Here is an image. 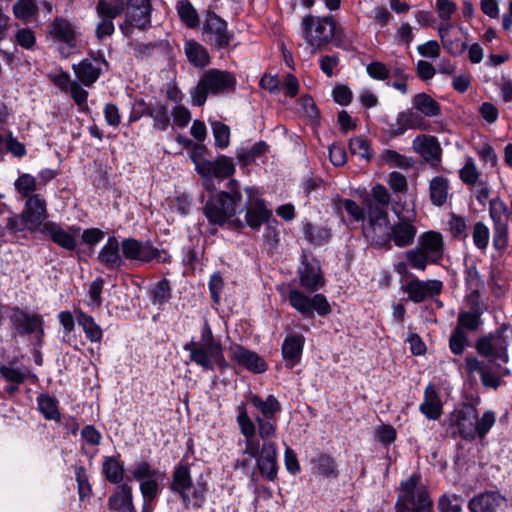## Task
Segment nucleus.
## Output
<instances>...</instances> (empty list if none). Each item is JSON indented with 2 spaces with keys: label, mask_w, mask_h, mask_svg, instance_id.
Segmentation results:
<instances>
[{
  "label": "nucleus",
  "mask_w": 512,
  "mask_h": 512,
  "mask_svg": "<svg viewBox=\"0 0 512 512\" xmlns=\"http://www.w3.org/2000/svg\"><path fill=\"white\" fill-rule=\"evenodd\" d=\"M200 177L204 190L209 193L202 207V213L210 225L224 227L230 218L243 211V209L238 211L242 202L240 183L236 179H229L226 184L227 190L217 191L215 177Z\"/></svg>",
  "instance_id": "obj_1"
},
{
  "label": "nucleus",
  "mask_w": 512,
  "mask_h": 512,
  "mask_svg": "<svg viewBox=\"0 0 512 512\" xmlns=\"http://www.w3.org/2000/svg\"><path fill=\"white\" fill-rule=\"evenodd\" d=\"M495 421L496 416L492 410L485 411L479 418L476 403L462 402L448 416V427L452 430L450 436L470 443L476 439L483 440Z\"/></svg>",
  "instance_id": "obj_2"
},
{
  "label": "nucleus",
  "mask_w": 512,
  "mask_h": 512,
  "mask_svg": "<svg viewBox=\"0 0 512 512\" xmlns=\"http://www.w3.org/2000/svg\"><path fill=\"white\" fill-rule=\"evenodd\" d=\"M237 79L226 70L211 68L204 71L196 86L190 91L192 105L203 106L208 95L228 94L236 91Z\"/></svg>",
  "instance_id": "obj_3"
},
{
  "label": "nucleus",
  "mask_w": 512,
  "mask_h": 512,
  "mask_svg": "<svg viewBox=\"0 0 512 512\" xmlns=\"http://www.w3.org/2000/svg\"><path fill=\"white\" fill-rule=\"evenodd\" d=\"M421 479V473L416 471L400 482V493L394 506L396 511H414L425 505L428 512H434L433 500L427 486H420Z\"/></svg>",
  "instance_id": "obj_4"
},
{
  "label": "nucleus",
  "mask_w": 512,
  "mask_h": 512,
  "mask_svg": "<svg viewBox=\"0 0 512 512\" xmlns=\"http://www.w3.org/2000/svg\"><path fill=\"white\" fill-rule=\"evenodd\" d=\"M121 253L124 262H138L148 264L153 261L162 264H170L171 255L165 249L155 247L150 240L141 241L134 237L123 238L120 242Z\"/></svg>",
  "instance_id": "obj_5"
},
{
  "label": "nucleus",
  "mask_w": 512,
  "mask_h": 512,
  "mask_svg": "<svg viewBox=\"0 0 512 512\" xmlns=\"http://www.w3.org/2000/svg\"><path fill=\"white\" fill-rule=\"evenodd\" d=\"M301 26L302 37L306 43L321 50L332 42L335 34V17L333 15L313 16L309 14L303 17Z\"/></svg>",
  "instance_id": "obj_6"
},
{
  "label": "nucleus",
  "mask_w": 512,
  "mask_h": 512,
  "mask_svg": "<svg viewBox=\"0 0 512 512\" xmlns=\"http://www.w3.org/2000/svg\"><path fill=\"white\" fill-rule=\"evenodd\" d=\"M416 233V227L409 220L400 218L389 230L388 227H382L375 232L372 231V245L389 250L393 241L397 247H407L413 243Z\"/></svg>",
  "instance_id": "obj_7"
},
{
  "label": "nucleus",
  "mask_w": 512,
  "mask_h": 512,
  "mask_svg": "<svg viewBox=\"0 0 512 512\" xmlns=\"http://www.w3.org/2000/svg\"><path fill=\"white\" fill-rule=\"evenodd\" d=\"M508 325L503 323L495 331L480 336L475 342V349L479 356L486 358L487 363H507V339L505 333Z\"/></svg>",
  "instance_id": "obj_8"
},
{
  "label": "nucleus",
  "mask_w": 512,
  "mask_h": 512,
  "mask_svg": "<svg viewBox=\"0 0 512 512\" xmlns=\"http://www.w3.org/2000/svg\"><path fill=\"white\" fill-rule=\"evenodd\" d=\"M287 299L290 306L305 319L314 318V313L326 317L332 312L327 297L322 293L315 292L312 296H309L304 291L293 288L289 290Z\"/></svg>",
  "instance_id": "obj_9"
},
{
  "label": "nucleus",
  "mask_w": 512,
  "mask_h": 512,
  "mask_svg": "<svg viewBox=\"0 0 512 512\" xmlns=\"http://www.w3.org/2000/svg\"><path fill=\"white\" fill-rule=\"evenodd\" d=\"M203 41L215 50L227 49L234 39L227 21L216 12L208 10L202 25Z\"/></svg>",
  "instance_id": "obj_10"
},
{
  "label": "nucleus",
  "mask_w": 512,
  "mask_h": 512,
  "mask_svg": "<svg viewBox=\"0 0 512 512\" xmlns=\"http://www.w3.org/2000/svg\"><path fill=\"white\" fill-rule=\"evenodd\" d=\"M221 347H223L221 341L215 338L209 323L205 321L200 331V340L192 339L183 346V349L189 352V360L192 363L207 367L209 365L208 355Z\"/></svg>",
  "instance_id": "obj_11"
},
{
  "label": "nucleus",
  "mask_w": 512,
  "mask_h": 512,
  "mask_svg": "<svg viewBox=\"0 0 512 512\" xmlns=\"http://www.w3.org/2000/svg\"><path fill=\"white\" fill-rule=\"evenodd\" d=\"M152 2L151 0H129L128 11L125 13L123 23L119 29L124 37H130L133 28L140 31H147L152 26Z\"/></svg>",
  "instance_id": "obj_12"
},
{
  "label": "nucleus",
  "mask_w": 512,
  "mask_h": 512,
  "mask_svg": "<svg viewBox=\"0 0 512 512\" xmlns=\"http://www.w3.org/2000/svg\"><path fill=\"white\" fill-rule=\"evenodd\" d=\"M371 196L372 199L367 197L364 200V205L367 208L369 229L375 232L390 224L388 212L383 207L390 203V195L384 185L376 184L372 188Z\"/></svg>",
  "instance_id": "obj_13"
},
{
  "label": "nucleus",
  "mask_w": 512,
  "mask_h": 512,
  "mask_svg": "<svg viewBox=\"0 0 512 512\" xmlns=\"http://www.w3.org/2000/svg\"><path fill=\"white\" fill-rule=\"evenodd\" d=\"M81 227L78 225L67 226L64 229L62 225L55 221H46L40 228V232L47 236L51 242L60 248L74 252L77 256L78 240L77 235L80 233Z\"/></svg>",
  "instance_id": "obj_14"
},
{
  "label": "nucleus",
  "mask_w": 512,
  "mask_h": 512,
  "mask_svg": "<svg viewBox=\"0 0 512 512\" xmlns=\"http://www.w3.org/2000/svg\"><path fill=\"white\" fill-rule=\"evenodd\" d=\"M297 273L300 287L310 293L318 292L326 285L320 262L316 258L309 260L305 253L300 257Z\"/></svg>",
  "instance_id": "obj_15"
},
{
  "label": "nucleus",
  "mask_w": 512,
  "mask_h": 512,
  "mask_svg": "<svg viewBox=\"0 0 512 512\" xmlns=\"http://www.w3.org/2000/svg\"><path fill=\"white\" fill-rule=\"evenodd\" d=\"M192 487L191 465L185 455L173 468L169 489L172 493L179 495L185 508H189L191 499L188 491Z\"/></svg>",
  "instance_id": "obj_16"
},
{
  "label": "nucleus",
  "mask_w": 512,
  "mask_h": 512,
  "mask_svg": "<svg viewBox=\"0 0 512 512\" xmlns=\"http://www.w3.org/2000/svg\"><path fill=\"white\" fill-rule=\"evenodd\" d=\"M254 188L246 187L245 192L248 194V201L245 205V223L252 230L259 231L263 224L273 219L272 210L267 208L266 201L263 198L252 197Z\"/></svg>",
  "instance_id": "obj_17"
},
{
  "label": "nucleus",
  "mask_w": 512,
  "mask_h": 512,
  "mask_svg": "<svg viewBox=\"0 0 512 512\" xmlns=\"http://www.w3.org/2000/svg\"><path fill=\"white\" fill-rule=\"evenodd\" d=\"M401 290L408 295V300L414 303H422L429 298L439 296L443 290V283L440 280H420L413 277Z\"/></svg>",
  "instance_id": "obj_18"
},
{
  "label": "nucleus",
  "mask_w": 512,
  "mask_h": 512,
  "mask_svg": "<svg viewBox=\"0 0 512 512\" xmlns=\"http://www.w3.org/2000/svg\"><path fill=\"white\" fill-rule=\"evenodd\" d=\"M97 261L108 271L119 273L123 268H129L124 262L120 242L116 236H109L97 255Z\"/></svg>",
  "instance_id": "obj_19"
},
{
  "label": "nucleus",
  "mask_w": 512,
  "mask_h": 512,
  "mask_svg": "<svg viewBox=\"0 0 512 512\" xmlns=\"http://www.w3.org/2000/svg\"><path fill=\"white\" fill-rule=\"evenodd\" d=\"M256 467L264 479L270 482L278 479V449L275 442L262 444V454L256 458Z\"/></svg>",
  "instance_id": "obj_20"
},
{
  "label": "nucleus",
  "mask_w": 512,
  "mask_h": 512,
  "mask_svg": "<svg viewBox=\"0 0 512 512\" xmlns=\"http://www.w3.org/2000/svg\"><path fill=\"white\" fill-rule=\"evenodd\" d=\"M235 172L233 159L224 154H218L214 160L203 161L197 171L200 176H213L219 180L233 179Z\"/></svg>",
  "instance_id": "obj_21"
},
{
  "label": "nucleus",
  "mask_w": 512,
  "mask_h": 512,
  "mask_svg": "<svg viewBox=\"0 0 512 512\" xmlns=\"http://www.w3.org/2000/svg\"><path fill=\"white\" fill-rule=\"evenodd\" d=\"M230 357L232 361L254 374H262L268 370L265 359L243 345H235Z\"/></svg>",
  "instance_id": "obj_22"
},
{
  "label": "nucleus",
  "mask_w": 512,
  "mask_h": 512,
  "mask_svg": "<svg viewBox=\"0 0 512 512\" xmlns=\"http://www.w3.org/2000/svg\"><path fill=\"white\" fill-rule=\"evenodd\" d=\"M304 345L305 337L302 334L294 333L284 338L281 345V354L287 369H293L300 364Z\"/></svg>",
  "instance_id": "obj_23"
},
{
  "label": "nucleus",
  "mask_w": 512,
  "mask_h": 512,
  "mask_svg": "<svg viewBox=\"0 0 512 512\" xmlns=\"http://www.w3.org/2000/svg\"><path fill=\"white\" fill-rule=\"evenodd\" d=\"M47 217V203L44 198L39 194H34L26 199L25 207L21 213L22 221L25 224H33L40 229Z\"/></svg>",
  "instance_id": "obj_24"
},
{
  "label": "nucleus",
  "mask_w": 512,
  "mask_h": 512,
  "mask_svg": "<svg viewBox=\"0 0 512 512\" xmlns=\"http://www.w3.org/2000/svg\"><path fill=\"white\" fill-rule=\"evenodd\" d=\"M107 508L111 512H137L132 486L128 483L116 486L108 497Z\"/></svg>",
  "instance_id": "obj_25"
},
{
  "label": "nucleus",
  "mask_w": 512,
  "mask_h": 512,
  "mask_svg": "<svg viewBox=\"0 0 512 512\" xmlns=\"http://www.w3.org/2000/svg\"><path fill=\"white\" fill-rule=\"evenodd\" d=\"M451 23H441L438 32L443 48L453 56H460L468 47L462 37V28L459 31H452Z\"/></svg>",
  "instance_id": "obj_26"
},
{
  "label": "nucleus",
  "mask_w": 512,
  "mask_h": 512,
  "mask_svg": "<svg viewBox=\"0 0 512 512\" xmlns=\"http://www.w3.org/2000/svg\"><path fill=\"white\" fill-rule=\"evenodd\" d=\"M423 118L413 109H407L398 113L396 123L388 124L387 134L390 138L403 135L408 129L421 128Z\"/></svg>",
  "instance_id": "obj_27"
},
{
  "label": "nucleus",
  "mask_w": 512,
  "mask_h": 512,
  "mask_svg": "<svg viewBox=\"0 0 512 512\" xmlns=\"http://www.w3.org/2000/svg\"><path fill=\"white\" fill-rule=\"evenodd\" d=\"M10 321L20 336L30 335L36 331L37 326L41 325L43 317L39 314H28L25 310L14 307L10 315Z\"/></svg>",
  "instance_id": "obj_28"
},
{
  "label": "nucleus",
  "mask_w": 512,
  "mask_h": 512,
  "mask_svg": "<svg viewBox=\"0 0 512 512\" xmlns=\"http://www.w3.org/2000/svg\"><path fill=\"white\" fill-rule=\"evenodd\" d=\"M105 238V232L97 227L84 229L78 242L77 259L86 262L95 253L96 246Z\"/></svg>",
  "instance_id": "obj_29"
},
{
  "label": "nucleus",
  "mask_w": 512,
  "mask_h": 512,
  "mask_svg": "<svg viewBox=\"0 0 512 512\" xmlns=\"http://www.w3.org/2000/svg\"><path fill=\"white\" fill-rule=\"evenodd\" d=\"M506 498L499 491H485L475 495L468 503L470 512H497Z\"/></svg>",
  "instance_id": "obj_30"
},
{
  "label": "nucleus",
  "mask_w": 512,
  "mask_h": 512,
  "mask_svg": "<svg viewBox=\"0 0 512 512\" xmlns=\"http://www.w3.org/2000/svg\"><path fill=\"white\" fill-rule=\"evenodd\" d=\"M413 148L426 161L440 162L442 149L438 139L432 135H419L413 140Z\"/></svg>",
  "instance_id": "obj_31"
},
{
  "label": "nucleus",
  "mask_w": 512,
  "mask_h": 512,
  "mask_svg": "<svg viewBox=\"0 0 512 512\" xmlns=\"http://www.w3.org/2000/svg\"><path fill=\"white\" fill-rule=\"evenodd\" d=\"M421 250L430 257V263L437 264L443 257L444 243L441 233L426 231L419 237Z\"/></svg>",
  "instance_id": "obj_32"
},
{
  "label": "nucleus",
  "mask_w": 512,
  "mask_h": 512,
  "mask_svg": "<svg viewBox=\"0 0 512 512\" xmlns=\"http://www.w3.org/2000/svg\"><path fill=\"white\" fill-rule=\"evenodd\" d=\"M419 411L429 420H438L443 413V404L437 390L428 385L424 391L423 402L419 406Z\"/></svg>",
  "instance_id": "obj_33"
},
{
  "label": "nucleus",
  "mask_w": 512,
  "mask_h": 512,
  "mask_svg": "<svg viewBox=\"0 0 512 512\" xmlns=\"http://www.w3.org/2000/svg\"><path fill=\"white\" fill-rule=\"evenodd\" d=\"M270 150L269 144L260 140L255 142L250 148L240 147L235 151L236 159L242 168L251 166L256 159L265 156Z\"/></svg>",
  "instance_id": "obj_34"
},
{
  "label": "nucleus",
  "mask_w": 512,
  "mask_h": 512,
  "mask_svg": "<svg viewBox=\"0 0 512 512\" xmlns=\"http://www.w3.org/2000/svg\"><path fill=\"white\" fill-rule=\"evenodd\" d=\"M74 313L76 314V321L82 328L87 340L91 343H100L103 338V330L100 325L96 323L94 317L80 308L75 309Z\"/></svg>",
  "instance_id": "obj_35"
},
{
  "label": "nucleus",
  "mask_w": 512,
  "mask_h": 512,
  "mask_svg": "<svg viewBox=\"0 0 512 512\" xmlns=\"http://www.w3.org/2000/svg\"><path fill=\"white\" fill-rule=\"evenodd\" d=\"M124 462L117 456H105L102 463V474L105 479L116 486L124 483Z\"/></svg>",
  "instance_id": "obj_36"
},
{
  "label": "nucleus",
  "mask_w": 512,
  "mask_h": 512,
  "mask_svg": "<svg viewBox=\"0 0 512 512\" xmlns=\"http://www.w3.org/2000/svg\"><path fill=\"white\" fill-rule=\"evenodd\" d=\"M184 52L188 61L194 67L204 68L211 63V58L207 48L194 39L185 41Z\"/></svg>",
  "instance_id": "obj_37"
},
{
  "label": "nucleus",
  "mask_w": 512,
  "mask_h": 512,
  "mask_svg": "<svg viewBox=\"0 0 512 512\" xmlns=\"http://www.w3.org/2000/svg\"><path fill=\"white\" fill-rule=\"evenodd\" d=\"M72 69L78 81L85 87H91L98 81L102 69L92 64L89 59H82L79 63L73 64Z\"/></svg>",
  "instance_id": "obj_38"
},
{
  "label": "nucleus",
  "mask_w": 512,
  "mask_h": 512,
  "mask_svg": "<svg viewBox=\"0 0 512 512\" xmlns=\"http://www.w3.org/2000/svg\"><path fill=\"white\" fill-rule=\"evenodd\" d=\"M129 0H98L95 10L99 18L113 21L128 11Z\"/></svg>",
  "instance_id": "obj_39"
},
{
  "label": "nucleus",
  "mask_w": 512,
  "mask_h": 512,
  "mask_svg": "<svg viewBox=\"0 0 512 512\" xmlns=\"http://www.w3.org/2000/svg\"><path fill=\"white\" fill-rule=\"evenodd\" d=\"M51 34L58 41L74 48L76 46V31L74 26L65 18L56 17L51 24Z\"/></svg>",
  "instance_id": "obj_40"
},
{
  "label": "nucleus",
  "mask_w": 512,
  "mask_h": 512,
  "mask_svg": "<svg viewBox=\"0 0 512 512\" xmlns=\"http://www.w3.org/2000/svg\"><path fill=\"white\" fill-rule=\"evenodd\" d=\"M248 402L260 411L262 418H276V414L281 411V404L273 394H269L263 400L259 395L251 393Z\"/></svg>",
  "instance_id": "obj_41"
},
{
  "label": "nucleus",
  "mask_w": 512,
  "mask_h": 512,
  "mask_svg": "<svg viewBox=\"0 0 512 512\" xmlns=\"http://www.w3.org/2000/svg\"><path fill=\"white\" fill-rule=\"evenodd\" d=\"M302 232L304 238L314 246H324L329 243L332 233L326 226L315 225L309 221L303 222Z\"/></svg>",
  "instance_id": "obj_42"
},
{
  "label": "nucleus",
  "mask_w": 512,
  "mask_h": 512,
  "mask_svg": "<svg viewBox=\"0 0 512 512\" xmlns=\"http://www.w3.org/2000/svg\"><path fill=\"white\" fill-rule=\"evenodd\" d=\"M38 410L46 420L61 421V413L59 410V401L56 397L46 393H41L36 398Z\"/></svg>",
  "instance_id": "obj_43"
},
{
  "label": "nucleus",
  "mask_w": 512,
  "mask_h": 512,
  "mask_svg": "<svg viewBox=\"0 0 512 512\" xmlns=\"http://www.w3.org/2000/svg\"><path fill=\"white\" fill-rule=\"evenodd\" d=\"M413 108L426 117H436L441 114V105L427 93H418L413 99Z\"/></svg>",
  "instance_id": "obj_44"
},
{
  "label": "nucleus",
  "mask_w": 512,
  "mask_h": 512,
  "mask_svg": "<svg viewBox=\"0 0 512 512\" xmlns=\"http://www.w3.org/2000/svg\"><path fill=\"white\" fill-rule=\"evenodd\" d=\"M311 464L317 470V473L325 478H337L339 471L334 457L321 452L311 459Z\"/></svg>",
  "instance_id": "obj_45"
},
{
  "label": "nucleus",
  "mask_w": 512,
  "mask_h": 512,
  "mask_svg": "<svg viewBox=\"0 0 512 512\" xmlns=\"http://www.w3.org/2000/svg\"><path fill=\"white\" fill-rule=\"evenodd\" d=\"M449 180L443 176H435L429 185L430 200L434 206H443L448 197Z\"/></svg>",
  "instance_id": "obj_46"
},
{
  "label": "nucleus",
  "mask_w": 512,
  "mask_h": 512,
  "mask_svg": "<svg viewBox=\"0 0 512 512\" xmlns=\"http://www.w3.org/2000/svg\"><path fill=\"white\" fill-rule=\"evenodd\" d=\"M148 294L154 305H164L168 303L172 298V286L170 280L167 278L160 279L149 288Z\"/></svg>",
  "instance_id": "obj_47"
},
{
  "label": "nucleus",
  "mask_w": 512,
  "mask_h": 512,
  "mask_svg": "<svg viewBox=\"0 0 512 512\" xmlns=\"http://www.w3.org/2000/svg\"><path fill=\"white\" fill-rule=\"evenodd\" d=\"M177 13L180 21L189 29L199 27V14L189 0H179L176 4Z\"/></svg>",
  "instance_id": "obj_48"
},
{
  "label": "nucleus",
  "mask_w": 512,
  "mask_h": 512,
  "mask_svg": "<svg viewBox=\"0 0 512 512\" xmlns=\"http://www.w3.org/2000/svg\"><path fill=\"white\" fill-rule=\"evenodd\" d=\"M240 433L245 437V449L243 450V454H247L249 457L256 459L262 454L260 439L256 437V425L240 429Z\"/></svg>",
  "instance_id": "obj_49"
},
{
  "label": "nucleus",
  "mask_w": 512,
  "mask_h": 512,
  "mask_svg": "<svg viewBox=\"0 0 512 512\" xmlns=\"http://www.w3.org/2000/svg\"><path fill=\"white\" fill-rule=\"evenodd\" d=\"M348 147L353 155H357L367 162H370L374 157V151L371 146L370 140L363 136H354L349 140Z\"/></svg>",
  "instance_id": "obj_50"
},
{
  "label": "nucleus",
  "mask_w": 512,
  "mask_h": 512,
  "mask_svg": "<svg viewBox=\"0 0 512 512\" xmlns=\"http://www.w3.org/2000/svg\"><path fill=\"white\" fill-rule=\"evenodd\" d=\"M483 325L482 315L478 313L461 310L458 313L456 328L465 332H476Z\"/></svg>",
  "instance_id": "obj_51"
},
{
  "label": "nucleus",
  "mask_w": 512,
  "mask_h": 512,
  "mask_svg": "<svg viewBox=\"0 0 512 512\" xmlns=\"http://www.w3.org/2000/svg\"><path fill=\"white\" fill-rule=\"evenodd\" d=\"M131 476L136 481H143L151 478H161L164 472L152 466L148 461H137L131 469Z\"/></svg>",
  "instance_id": "obj_52"
},
{
  "label": "nucleus",
  "mask_w": 512,
  "mask_h": 512,
  "mask_svg": "<svg viewBox=\"0 0 512 512\" xmlns=\"http://www.w3.org/2000/svg\"><path fill=\"white\" fill-rule=\"evenodd\" d=\"M73 468L77 482L79 500L81 502H85L86 500H89L92 495V485L89 482L86 467L83 465H75Z\"/></svg>",
  "instance_id": "obj_53"
},
{
  "label": "nucleus",
  "mask_w": 512,
  "mask_h": 512,
  "mask_svg": "<svg viewBox=\"0 0 512 512\" xmlns=\"http://www.w3.org/2000/svg\"><path fill=\"white\" fill-rule=\"evenodd\" d=\"M502 363H487V366L481 371L480 378L483 386L497 389L500 386Z\"/></svg>",
  "instance_id": "obj_54"
},
{
  "label": "nucleus",
  "mask_w": 512,
  "mask_h": 512,
  "mask_svg": "<svg viewBox=\"0 0 512 512\" xmlns=\"http://www.w3.org/2000/svg\"><path fill=\"white\" fill-rule=\"evenodd\" d=\"M470 345L468 333L460 328L454 327L451 331L448 341V346L451 353L455 356H460L464 353L465 349Z\"/></svg>",
  "instance_id": "obj_55"
},
{
  "label": "nucleus",
  "mask_w": 512,
  "mask_h": 512,
  "mask_svg": "<svg viewBox=\"0 0 512 512\" xmlns=\"http://www.w3.org/2000/svg\"><path fill=\"white\" fill-rule=\"evenodd\" d=\"M489 215L493 223L509 222V208L500 198L495 197L489 201Z\"/></svg>",
  "instance_id": "obj_56"
},
{
  "label": "nucleus",
  "mask_w": 512,
  "mask_h": 512,
  "mask_svg": "<svg viewBox=\"0 0 512 512\" xmlns=\"http://www.w3.org/2000/svg\"><path fill=\"white\" fill-rule=\"evenodd\" d=\"M509 243V222L493 223V247L504 252Z\"/></svg>",
  "instance_id": "obj_57"
},
{
  "label": "nucleus",
  "mask_w": 512,
  "mask_h": 512,
  "mask_svg": "<svg viewBox=\"0 0 512 512\" xmlns=\"http://www.w3.org/2000/svg\"><path fill=\"white\" fill-rule=\"evenodd\" d=\"M258 427V435L259 438L263 440V443L265 442H271L270 440L276 436L277 431V419H268V418H262L261 416L257 415L255 417V422Z\"/></svg>",
  "instance_id": "obj_58"
},
{
  "label": "nucleus",
  "mask_w": 512,
  "mask_h": 512,
  "mask_svg": "<svg viewBox=\"0 0 512 512\" xmlns=\"http://www.w3.org/2000/svg\"><path fill=\"white\" fill-rule=\"evenodd\" d=\"M336 208L343 207L345 211L357 222H364L368 214L361 208L356 201L348 198L338 197L335 199Z\"/></svg>",
  "instance_id": "obj_59"
},
{
  "label": "nucleus",
  "mask_w": 512,
  "mask_h": 512,
  "mask_svg": "<svg viewBox=\"0 0 512 512\" xmlns=\"http://www.w3.org/2000/svg\"><path fill=\"white\" fill-rule=\"evenodd\" d=\"M212 132L214 137V145L218 149H226L230 145V127L221 122L215 121L212 123Z\"/></svg>",
  "instance_id": "obj_60"
},
{
  "label": "nucleus",
  "mask_w": 512,
  "mask_h": 512,
  "mask_svg": "<svg viewBox=\"0 0 512 512\" xmlns=\"http://www.w3.org/2000/svg\"><path fill=\"white\" fill-rule=\"evenodd\" d=\"M36 0H17L13 5V14L17 19L28 20L37 15Z\"/></svg>",
  "instance_id": "obj_61"
},
{
  "label": "nucleus",
  "mask_w": 512,
  "mask_h": 512,
  "mask_svg": "<svg viewBox=\"0 0 512 512\" xmlns=\"http://www.w3.org/2000/svg\"><path fill=\"white\" fill-rule=\"evenodd\" d=\"M16 191L22 198L28 199L37 189V183L34 176L28 173L21 174L14 183Z\"/></svg>",
  "instance_id": "obj_62"
},
{
  "label": "nucleus",
  "mask_w": 512,
  "mask_h": 512,
  "mask_svg": "<svg viewBox=\"0 0 512 512\" xmlns=\"http://www.w3.org/2000/svg\"><path fill=\"white\" fill-rule=\"evenodd\" d=\"M462 502L460 495L444 493L438 499L437 508L440 512H461Z\"/></svg>",
  "instance_id": "obj_63"
},
{
  "label": "nucleus",
  "mask_w": 512,
  "mask_h": 512,
  "mask_svg": "<svg viewBox=\"0 0 512 512\" xmlns=\"http://www.w3.org/2000/svg\"><path fill=\"white\" fill-rule=\"evenodd\" d=\"M153 128L160 131H166L170 126V115L168 111L167 103H159L157 107L153 109Z\"/></svg>",
  "instance_id": "obj_64"
}]
</instances>
